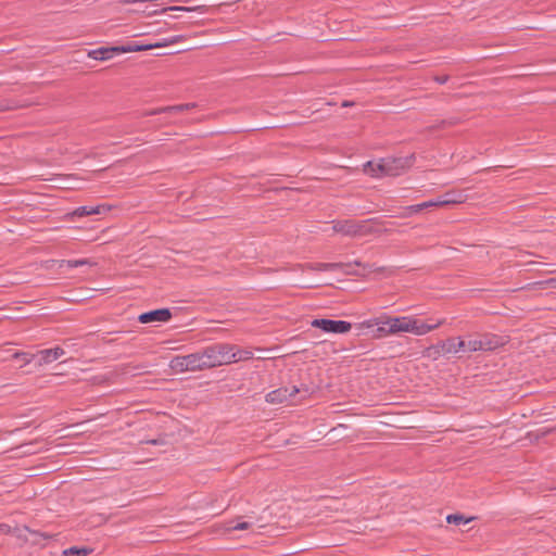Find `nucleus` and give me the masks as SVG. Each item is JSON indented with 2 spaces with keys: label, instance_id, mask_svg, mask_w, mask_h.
Here are the masks:
<instances>
[{
  "label": "nucleus",
  "instance_id": "obj_18",
  "mask_svg": "<svg viewBox=\"0 0 556 556\" xmlns=\"http://www.w3.org/2000/svg\"><path fill=\"white\" fill-rule=\"evenodd\" d=\"M233 354V358L231 359V363L240 362V361H247L253 357V353L249 350H241L237 348L236 345L231 344V352Z\"/></svg>",
  "mask_w": 556,
  "mask_h": 556
},
{
  "label": "nucleus",
  "instance_id": "obj_16",
  "mask_svg": "<svg viewBox=\"0 0 556 556\" xmlns=\"http://www.w3.org/2000/svg\"><path fill=\"white\" fill-rule=\"evenodd\" d=\"M448 354L446 352L445 340L435 345H431L424 351V356L432 359H438L441 355Z\"/></svg>",
  "mask_w": 556,
  "mask_h": 556
},
{
  "label": "nucleus",
  "instance_id": "obj_21",
  "mask_svg": "<svg viewBox=\"0 0 556 556\" xmlns=\"http://www.w3.org/2000/svg\"><path fill=\"white\" fill-rule=\"evenodd\" d=\"M92 552L89 547H71L68 549H65L61 556H88Z\"/></svg>",
  "mask_w": 556,
  "mask_h": 556
},
{
  "label": "nucleus",
  "instance_id": "obj_30",
  "mask_svg": "<svg viewBox=\"0 0 556 556\" xmlns=\"http://www.w3.org/2000/svg\"><path fill=\"white\" fill-rule=\"evenodd\" d=\"M389 326L388 325H380L377 329L379 332V336H390L391 333L388 331Z\"/></svg>",
  "mask_w": 556,
  "mask_h": 556
},
{
  "label": "nucleus",
  "instance_id": "obj_13",
  "mask_svg": "<svg viewBox=\"0 0 556 556\" xmlns=\"http://www.w3.org/2000/svg\"><path fill=\"white\" fill-rule=\"evenodd\" d=\"M195 106L194 103H186V104H178V105H172V106H163L159 109L149 110L142 113L143 116H152L156 114H163V113H180L184 111L191 110Z\"/></svg>",
  "mask_w": 556,
  "mask_h": 556
},
{
  "label": "nucleus",
  "instance_id": "obj_8",
  "mask_svg": "<svg viewBox=\"0 0 556 556\" xmlns=\"http://www.w3.org/2000/svg\"><path fill=\"white\" fill-rule=\"evenodd\" d=\"M298 392L299 389L296 387H292L291 389L279 388L266 395V402L270 404H281L291 400Z\"/></svg>",
  "mask_w": 556,
  "mask_h": 556
},
{
  "label": "nucleus",
  "instance_id": "obj_15",
  "mask_svg": "<svg viewBox=\"0 0 556 556\" xmlns=\"http://www.w3.org/2000/svg\"><path fill=\"white\" fill-rule=\"evenodd\" d=\"M119 53H121L119 48H118V46H116V47L99 48V49L91 50L88 52V56L91 59H94V60L104 61V60L111 59L114 54H119Z\"/></svg>",
  "mask_w": 556,
  "mask_h": 556
},
{
  "label": "nucleus",
  "instance_id": "obj_26",
  "mask_svg": "<svg viewBox=\"0 0 556 556\" xmlns=\"http://www.w3.org/2000/svg\"><path fill=\"white\" fill-rule=\"evenodd\" d=\"M456 124H458L457 118L443 119L438 125L430 127V129L432 130V129H437V128H445L448 126H454Z\"/></svg>",
  "mask_w": 556,
  "mask_h": 556
},
{
  "label": "nucleus",
  "instance_id": "obj_1",
  "mask_svg": "<svg viewBox=\"0 0 556 556\" xmlns=\"http://www.w3.org/2000/svg\"><path fill=\"white\" fill-rule=\"evenodd\" d=\"M504 344V340L495 334H468L465 337H452L445 340L448 354L472 353L493 351Z\"/></svg>",
  "mask_w": 556,
  "mask_h": 556
},
{
  "label": "nucleus",
  "instance_id": "obj_17",
  "mask_svg": "<svg viewBox=\"0 0 556 556\" xmlns=\"http://www.w3.org/2000/svg\"><path fill=\"white\" fill-rule=\"evenodd\" d=\"M121 53L147 51L156 48L155 43L139 45L136 42H129L127 45L118 46Z\"/></svg>",
  "mask_w": 556,
  "mask_h": 556
},
{
  "label": "nucleus",
  "instance_id": "obj_27",
  "mask_svg": "<svg viewBox=\"0 0 556 556\" xmlns=\"http://www.w3.org/2000/svg\"><path fill=\"white\" fill-rule=\"evenodd\" d=\"M422 210H421L420 204L410 205V206L406 207V213L403 214L402 216L405 217V216H408V215H412V214L419 213Z\"/></svg>",
  "mask_w": 556,
  "mask_h": 556
},
{
  "label": "nucleus",
  "instance_id": "obj_32",
  "mask_svg": "<svg viewBox=\"0 0 556 556\" xmlns=\"http://www.w3.org/2000/svg\"><path fill=\"white\" fill-rule=\"evenodd\" d=\"M11 530L10 526L8 525H4V523H0V531L3 532V533H9Z\"/></svg>",
  "mask_w": 556,
  "mask_h": 556
},
{
  "label": "nucleus",
  "instance_id": "obj_31",
  "mask_svg": "<svg viewBox=\"0 0 556 556\" xmlns=\"http://www.w3.org/2000/svg\"><path fill=\"white\" fill-rule=\"evenodd\" d=\"M435 81H438L439 84H445L447 80H448V76L447 75H442V76H435Z\"/></svg>",
  "mask_w": 556,
  "mask_h": 556
},
{
  "label": "nucleus",
  "instance_id": "obj_7",
  "mask_svg": "<svg viewBox=\"0 0 556 556\" xmlns=\"http://www.w3.org/2000/svg\"><path fill=\"white\" fill-rule=\"evenodd\" d=\"M312 327L319 328L325 332L345 333L352 328L349 321L317 318L311 323Z\"/></svg>",
  "mask_w": 556,
  "mask_h": 556
},
{
  "label": "nucleus",
  "instance_id": "obj_10",
  "mask_svg": "<svg viewBox=\"0 0 556 556\" xmlns=\"http://www.w3.org/2000/svg\"><path fill=\"white\" fill-rule=\"evenodd\" d=\"M350 264L343 263H311L302 265L303 269L307 270H317V271H331L338 269H344L345 274H353L354 271L350 270Z\"/></svg>",
  "mask_w": 556,
  "mask_h": 556
},
{
  "label": "nucleus",
  "instance_id": "obj_2",
  "mask_svg": "<svg viewBox=\"0 0 556 556\" xmlns=\"http://www.w3.org/2000/svg\"><path fill=\"white\" fill-rule=\"evenodd\" d=\"M416 156L414 153L407 156H388L379 161H368L364 164L363 170L365 174L380 178L384 176L396 177L409 169L415 163Z\"/></svg>",
  "mask_w": 556,
  "mask_h": 556
},
{
  "label": "nucleus",
  "instance_id": "obj_22",
  "mask_svg": "<svg viewBox=\"0 0 556 556\" xmlns=\"http://www.w3.org/2000/svg\"><path fill=\"white\" fill-rule=\"evenodd\" d=\"M185 39H186V37L184 35L173 36L170 38L163 39L160 42H155V47L156 48L167 47V46L184 41Z\"/></svg>",
  "mask_w": 556,
  "mask_h": 556
},
{
  "label": "nucleus",
  "instance_id": "obj_4",
  "mask_svg": "<svg viewBox=\"0 0 556 556\" xmlns=\"http://www.w3.org/2000/svg\"><path fill=\"white\" fill-rule=\"evenodd\" d=\"M231 352V344L229 343H215L201 350L205 368H214L222 365L231 364L233 354Z\"/></svg>",
  "mask_w": 556,
  "mask_h": 556
},
{
  "label": "nucleus",
  "instance_id": "obj_6",
  "mask_svg": "<svg viewBox=\"0 0 556 556\" xmlns=\"http://www.w3.org/2000/svg\"><path fill=\"white\" fill-rule=\"evenodd\" d=\"M170 368L178 372L205 370V362L201 350L184 356H176L170 361Z\"/></svg>",
  "mask_w": 556,
  "mask_h": 556
},
{
  "label": "nucleus",
  "instance_id": "obj_19",
  "mask_svg": "<svg viewBox=\"0 0 556 556\" xmlns=\"http://www.w3.org/2000/svg\"><path fill=\"white\" fill-rule=\"evenodd\" d=\"M204 10H205V5H198V7H168V8L162 9L161 11H153V12L149 13L148 15L151 16V15H154V14L164 13L166 11H184V12L200 11V12H203Z\"/></svg>",
  "mask_w": 556,
  "mask_h": 556
},
{
  "label": "nucleus",
  "instance_id": "obj_3",
  "mask_svg": "<svg viewBox=\"0 0 556 556\" xmlns=\"http://www.w3.org/2000/svg\"><path fill=\"white\" fill-rule=\"evenodd\" d=\"M386 323L389 326L388 331L390 333L410 332L416 336H422L439 328L444 324V319L437 320L433 326H428L427 323L410 316L386 317Z\"/></svg>",
  "mask_w": 556,
  "mask_h": 556
},
{
  "label": "nucleus",
  "instance_id": "obj_28",
  "mask_svg": "<svg viewBox=\"0 0 556 556\" xmlns=\"http://www.w3.org/2000/svg\"><path fill=\"white\" fill-rule=\"evenodd\" d=\"M421 210L429 208V207H438L440 204L438 203V200H430L427 202L420 203Z\"/></svg>",
  "mask_w": 556,
  "mask_h": 556
},
{
  "label": "nucleus",
  "instance_id": "obj_23",
  "mask_svg": "<svg viewBox=\"0 0 556 556\" xmlns=\"http://www.w3.org/2000/svg\"><path fill=\"white\" fill-rule=\"evenodd\" d=\"M386 317H388V316L383 315V316H379V317H375V318L368 319V320L363 323V326L366 327V328H371L374 326L388 325L386 323Z\"/></svg>",
  "mask_w": 556,
  "mask_h": 556
},
{
  "label": "nucleus",
  "instance_id": "obj_5",
  "mask_svg": "<svg viewBox=\"0 0 556 556\" xmlns=\"http://www.w3.org/2000/svg\"><path fill=\"white\" fill-rule=\"evenodd\" d=\"M375 219L356 220V219H342L333 220L332 229L334 232L342 233L348 237H363L372 233L375 230L370 223Z\"/></svg>",
  "mask_w": 556,
  "mask_h": 556
},
{
  "label": "nucleus",
  "instance_id": "obj_24",
  "mask_svg": "<svg viewBox=\"0 0 556 556\" xmlns=\"http://www.w3.org/2000/svg\"><path fill=\"white\" fill-rule=\"evenodd\" d=\"M35 357H37V354L36 355H30V354H28L26 352H15L13 354V358L22 359L24 365L29 364Z\"/></svg>",
  "mask_w": 556,
  "mask_h": 556
},
{
  "label": "nucleus",
  "instance_id": "obj_25",
  "mask_svg": "<svg viewBox=\"0 0 556 556\" xmlns=\"http://www.w3.org/2000/svg\"><path fill=\"white\" fill-rule=\"evenodd\" d=\"M446 520L448 523H455V525L470 521V519L465 520L464 516L459 515V514L448 515L446 517Z\"/></svg>",
  "mask_w": 556,
  "mask_h": 556
},
{
  "label": "nucleus",
  "instance_id": "obj_20",
  "mask_svg": "<svg viewBox=\"0 0 556 556\" xmlns=\"http://www.w3.org/2000/svg\"><path fill=\"white\" fill-rule=\"evenodd\" d=\"M94 264L96 263L92 262L89 258L68 260V261L62 260V261H59V267L60 268H62L63 266H67L70 268H74V267H78V266H85V265L93 266Z\"/></svg>",
  "mask_w": 556,
  "mask_h": 556
},
{
  "label": "nucleus",
  "instance_id": "obj_12",
  "mask_svg": "<svg viewBox=\"0 0 556 556\" xmlns=\"http://www.w3.org/2000/svg\"><path fill=\"white\" fill-rule=\"evenodd\" d=\"M65 354L64 350L56 346L53 349L41 350L37 353L38 366L49 364Z\"/></svg>",
  "mask_w": 556,
  "mask_h": 556
},
{
  "label": "nucleus",
  "instance_id": "obj_33",
  "mask_svg": "<svg viewBox=\"0 0 556 556\" xmlns=\"http://www.w3.org/2000/svg\"><path fill=\"white\" fill-rule=\"evenodd\" d=\"M352 104H353L352 102L344 101V102L342 103V106H350V105H352Z\"/></svg>",
  "mask_w": 556,
  "mask_h": 556
},
{
  "label": "nucleus",
  "instance_id": "obj_9",
  "mask_svg": "<svg viewBox=\"0 0 556 556\" xmlns=\"http://www.w3.org/2000/svg\"><path fill=\"white\" fill-rule=\"evenodd\" d=\"M172 318V313L168 308H159L146 312L139 315L138 320L141 324L168 321Z\"/></svg>",
  "mask_w": 556,
  "mask_h": 556
},
{
  "label": "nucleus",
  "instance_id": "obj_29",
  "mask_svg": "<svg viewBox=\"0 0 556 556\" xmlns=\"http://www.w3.org/2000/svg\"><path fill=\"white\" fill-rule=\"evenodd\" d=\"M250 526L251 525L247 521L238 522L236 526H233V530H237V531L247 530L250 528Z\"/></svg>",
  "mask_w": 556,
  "mask_h": 556
},
{
  "label": "nucleus",
  "instance_id": "obj_11",
  "mask_svg": "<svg viewBox=\"0 0 556 556\" xmlns=\"http://www.w3.org/2000/svg\"><path fill=\"white\" fill-rule=\"evenodd\" d=\"M437 200L440 206L460 204L467 200V194L462 190H451L440 195Z\"/></svg>",
  "mask_w": 556,
  "mask_h": 556
},
{
  "label": "nucleus",
  "instance_id": "obj_14",
  "mask_svg": "<svg viewBox=\"0 0 556 556\" xmlns=\"http://www.w3.org/2000/svg\"><path fill=\"white\" fill-rule=\"evenodd\" d=\"M110 210V206L106 204L96 205V206H79L77 207L72 215L84 217L89 215H100Z\"/></svg>",
  "mask_w": 556,
  "mask_h": 556
}]
</instances>
